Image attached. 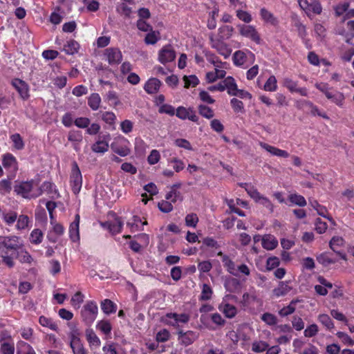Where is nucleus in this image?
Segmentation results:
<instances>
[{
    "mask_svg": "<svg viewBox=\"0 0 354 354\" xmlns=\"http://www.w3.org/2000/svg\"><path fill=\"white\" fill-rule=\"evenodd\" d=\"M104 56L108 62L111 64H118L122 59L121 51L118 48H109L106 49Z\"/></svg>",
    "mask_w": 354,
    "mask_h": 354,
    "instance_id": "nucleus-20",
    "label": "nucleus"
},
{
    "mask_svg": "<svg viewBox=\"0 0 354 354\" xmlns=\"http://www.w3.org/2000/svg\"><path fill=\"white\" fill-rule=\"evenodd\" d=\"M101 104V97L98 93H94L89 95L88 104L93 111H97Z\"/></svg>",
    "mask_w": 354,
    "mask_h": 354,
    "instance_id": "nucleus-37",
    "label": "nucleus"
},
{
    "mask_svg": "<svg viewBox=\"0 0 354 354\" xmlns=\"http://www.w3.org/2000/svg\"><path fill=\"white\" fill-rule=\"evenodd\" d=\"M29 218L26 215H20L17 221L16 228L18 230H25L28 227Z\"/></svg>",
    "mask_w": 354,
    "mask_h": 354,
    "instance_id": "nucleus-58",
    "label": "nucleus"
},
{
    "mask_svg": "<svg viewBox=\"0 0 354 354\" xmlns=\"http://www.w3.org/2000/svg\"><path fill=\"white\" fill-rule=\"evenodd\" d=\"M291 290L292 288L287 281H281L278 287L273 290V295L276 297H282L287 295Z\"/></svg>",
    "mask_w": 354,
    "mask_h": 354,
    "instance_id": "nucleus-32",
    "label": "nucleus"
},
{
    "mask_svg": "<svg viewBox=\"0 0 354 354\" xmlns=\"http://www.w3.org/2000/svg\"><path fill=\"white\" fill-rule=\"evenodd\" d=\"M223 261L224 263V266L226 267L227 271L230 274H232V275H237V271H236L237 266H236L233 261H232L226 256H225L223 257Z\"/></svg>",
    "mask_w": 354,
    "mask_h": 354,
    "instance_id": "nucleus-61",
    "label": "nucleus"
},
{
    "mask_svg": "<svg viewBox=\"0 0 354 354\" xmlns=\"http://www.w3.org/2000/svg\"><path fill=\"white\" fill-rule=\"evenodd\" d=\"M146 149L147 145L145 142L140 138H136L134 142L135 152L138 155H142L145 152Z\"/></svg>",
    "mask_w": 354,
    "mask_h": 354,
    "instance_id": "nucleus-52",
    "label": "nucleus"
},
{
    "mask_svg": "<svg viewBox=\"0 0 354 354\" xmlns=\"http://www.w3.org/2000/svg\"><path fill=\"white\" fill-rule=\"evenodd\" d=\"M120 129L124 134H129L133 131V123L129 120H124L120 124Z\"/></svg>",
    "mask_w": 354,
    "mask_h": 354,
    "instance_id": "nucleus-59",
    "label": "nucleus"
},
{
    "mask_svg": "<svg viewBox=\"0 0 354 354\" xmlns=\"http://www.w3.org/2000/svg\"><path fill=\"white\" fill-rule=\"evenodd\" d=\"M232 295H226L223 297L222 302L218 305V310L223 313L227 318L232 319L234 317L237 313L236 308L228 303L229 300L233 299Z\"/></svg>",
    "mask_w": 354,
    "mask_h": 354,
    "instance_id": "nucleus-11",
    "label": "nucleus"
},
{
    "mask_svg": "<svg viewBox=\"0 0 354 354\" xmlns=\"http://www.w3.org/2000/svg\"><path fill=\"white\" fill-rule=\"evenodd\" d=\"M1 354H14L15 353V342L14 340H9L6 342H3L0 345Z\"/></svg>",
    "mask_w": 354,
    "mask_h": 354,
    "instance_id": "nucleus-41",
    "label": "nucleus"
},
{
    "mask_svg": "<svg viewBox=\"0 0 354 354\" xmlns=\"http://www.w3.org/2000/svg\"><path fill=\"white\" fill-rule=\"evenodd\" d=\"M101 308L104 313L109 315L115 313L116 305L110 299H104L101 302Z\"/></svg>",
    "mask_w": 354,
    "mask_h": 354,
    "instance_id": "nucleus-38",
    "label": "nucleus"
},
{
    "mask_svg": "<svg viewBox=\"0 0 354 354\" xmlns=\"http://www.w3.org/2000/svg\"><path fill=\"white\" fill-rule=\"evenodd\" d=\"M219 10L218 7H214L209 13V19L207 20V27L209 29H214L216 26V17L218 15Z\"/></svg>",
    "mask_w": 354,
    "mask_h": 354,
    "instance_id": "nucleus-43",
    "label": "nucleus"
},
{
    "mask_svg": "<svg viewBox=\"0 0 354 354\" xmlns=\"http://www.w3.org/2000/svg\"><path fill=\"white\" fill-rule=\"evenodd\" d=\"M176 115L180 120H189L197 122L198 117L192 107L178 106L176 110Z\"/></svg>",
    "mask_w": 354,
    "mask_h": 354,
    "instance_id": "nucleus-14",
    "label": "nucleus"
},
{
    "mask_svg": "<svg viewBox=\"0 0 354 354\" xmlns=\"http://www.w3.org/2000/svg\"><path fill=\"white\" fill-rule=\"evenodd\" d=\"M234 28L232 26L224 25L218 29V35L216 37L221 40H227L232 37Z\"/></svg>",
    "mask_w": 354,
    "mask_h": 354,
    "instance_id": "nucleus-29",
    "label": "nucleus"
},
{
    "mask_svg": "<svg viewBox=\"0 0 354 354\" xmlns=\"http://www.w3.org/2000/svg\"><path fill=\"white\" fill-rule=\"evenodd\" d=\"M17 354H36V353L30 344L20 341L17 344Z\"/></svg>",
    "mask_w": 354,
    "mask_h": 354,
    "instance_id": "nucleus-39",
    "label": "nucleus"
},
{
    "mask_svg": "<svg viewBox=\"0 0 354 354\" xmlns=\"http://www.w3.org/2000/svg\"><path fill=\"white\" fill-rule=\"evenodd\" d=\"M209 40L211 46L221 55L223 56L225 58H227L230 55L232 50L223 40L218 39L214 34L209 35Z\"/></svg>",
    "mask_w": 354,
    "mask_h": 354,
    "instance_id": "nucleus-8",
    "label": "nucleus"
},
{
    "mask_svg": "<svg viewBox=\"0 0 354 354\" xmlns=\"http://www.w3.org/2000/svg\"><path fill=\"white\" fill-rule=\"evenodd\" d=\"M176 52L171 45L164 46L158 53V60L162 64L174 61Z\"/></svg>",
    "mask_w": 354,
    "mask_h": 354,
    "instance_id": "nucleus-12",
    "label": "nucleus"
},
{
    "mask_svg": "<svg viewBox=\"0 0 354 354\" xmlns=\"http://www.w3.org/2000/svg\"><path fill=\"white\" fill-rule=\"evenodd\" d=\"M84 299V295L80 292H77L72 297L71 299V306L75 309H79L81 306V304L83 303Z\"/></svg>",
    "mask_w": 354,
    "mask_h": 354,
    "instance_id": "nucleus-50",
    "label": "nucleus"
},
{
    "mask_svg": "<svg viewBox=\"0 0 354 354\" xmlns=\"http://www.w3.org/2000/svg\"><path fill=\"white\" fill-rule=\"evenodd\" d=\"M259 145L262 149H265L272 156L285 158L289 157V153L287 151L280 149L266 142H261Z\"/></svg>",
    "mask_w": 354,
    "mask_h": 354,
    "instance_id": "nucleus-23",
    "label": "nucleus"
},
{
    "mask_svg": "<svg viewBox=\"0 0 354 354\" xmlns=\"http://www.w3.org/2000/svg\"><path fill=\"white\" fill-rule=\"evenodd\" d=\"M336 335L344 345L348 346L354 345V340L346 333L339 331L336 333Z\"/></svg>",
    "mask_w": 354,
    "mask_h": 354,
    "instance_id": "nucleus-62",
    "label": "nucleus"
},
{
    "mask_svg": "<svg viewBox=\"0 0 354 354\" xmlns=\"http://www.w3.org/2000/svg\"><path fill=\"white\" fill-rule=\"evenodd\" d=\"M2 165L6 169L12 174V177L15 176L18 170V162L16 158L12 154H4L2 157Z\"/></svg>",
    "mask_w": 354,
    "mask_h": 354,
    "instance_id": "nucleus-16",
    "label": "nucleus"
},
{
    "mask_svg": "<svg viewBox=\"0 0 354 354\" xmlns=\"http://www.w3.org/2000/svg\"><path fill=\"white\" fill-rule=\"evenodd\" d=\"M315 86L323 93L326 98L330 100L333 103L339 107H343L345 102V96L343 93L335 91H331L328 84L324 82H317Z\"/></svg>",
    "mask_w": 354,
    "mask_h": 354,
    "instance_id": "nucleus-3",
    "label": "nucleus"
},
{
    "mask_svg": "<svg viewBox=\"0 0 354 354\" xmlns=\"http://www.w3.org/2000/svg\"><path fill=\"white\" fill-rule=\"evenodd\" d=\"M39 189L41 190V194H46L50 198L55 199L59 197V192L53 183L46 181L39 185Z\"/></svg>",
    "mask_w": 354,
    "mask_h": 354,
    "instance_id": "nucleus-19",
    "label": "nucleus"
},
{
    "mask_svg": "<svg viewBox=\"0 0 354 354\" xmlns=\"http://www.w3.org/2000/svg\"><path fill=\"white\" fill-rule=\"evenodd\" d=\"M160 38L158 31L151 30L147 34L145 41L147 44H155Z\"/></svg>",
    "mask_w": 354,
    "mask_h": 354,
    "instance_id": "nucleus-53",
    "label": "nucleus"
},
{
    "mask_svg": "<svg viewBox=\"0 0 354 354\" xmlns=\"http://www.w3.org/2000/svg\"><path fill=\"white\" fill-rule=\"evenodd\" d=\"M289 200L292 203L300 207H304L306 205V201L304 197L297 194H290L289 196Z\"/></svg>",
    "mask_w": 354,
    "mask_h": 354,
    "instance_id": "nucleus-60",
    "label": "nucleus"
},
{
    "mask_svg": "<svg viewBox=\"0 0 354 354\" xmlns=\"http://www.w3.org/2000/svg\"><path fill=\"white\" fill-rule=\"evenodd\" d=\"M43 240V233L39 229L33 230L30 235V241L32 243L37 245L41 243Z\"/></svg>",
    "mask_w": 354,
    "mask_h": 354,
    "instance_id": "nucleus-54",
    "label": "nucleus"
},
{
    "mask_svg": "<svg viewBox=\"0 0 354 354\" xmlns=\"http://www.w3.org/2000/svg\"><path fill=\"white\" fill-rule=\"evenodd\" d=\"M250 57L252 59H254V55L250 52L245 53L243 51L238 50L234 53L233 61L236 66H243L246 63L248 57Z\"/></svg>",
    "mask_w": 354,
    "mask_h": 354,
    "instance_id": "nucleus-25",
    "label": "nucleus"
},
{
    "mask_svg": "<svg viewBox=\"0 0 354 354\" xmlns=\"http://www.w3.org/2000/svg\"><path fill=\"white\" fill-rule=\"evenodd\" d=\"M183 81L185 83V87L188 88L189 87H195L199 84L198 78L194 75H185L183 77Z\"/></svg>",
    "mask_w": 354,
    "mask_h": 354,
    "instance_id": "nucleus-51",
    "label": "nucleus"
},
{
    "mask_svg": "<svg viewBox=\"0 0 354 354\" xmlns=\"http://www.w3.org/2000/svg\"><path fill=\"white\" fill-rule=\"evenodd\" d=\"M345 241L342 236H333L330 243V248L335 252H339V250L344 246Z\"/></svg>",
    "mask_w": 354,
    "mask_h": 354,
    "instance_id": "nucleus-36",
    "label": "nucleus"
},
{
    "mask_svg": "<svg viewBox=\"0 0 354 354\" xmlns=\"http://www.w3.org/2000/svg\"><path fill=\"white\" fill-rule=\"evenodd\" d=\"M98 307L93 301L86 303L81 310V317L86 324H91L97 318Z\"/></svg>",
    "mask_w": 354,
    "mask_h": 354,
    "instance_id": "nucleus-6",
    "label": "nucleus"
},
{
    "mask_svg": "<svg viewBox=\"0 0 354 354\" xmlns=\"http://www.w3.org/2000/svg\"><path fill=\"white\" fill-rule=\"evenodd\" d=\"M269 345L266 342L262 340H255L252 344V350L255 353H261L265 351Z\"/></svg>",
    "mask_w": 354,
    "mask_h": 354,
    "instance_id": "nucleus-48",
    "label": "nucleus"
},
{
    "mask_svg": "<svg viewBox=\"0 0 354 354\" xmlns=\"http://www.w3.org/2000/svg\"><path fill=\"white\" fill-rule=\"evenodd\" d=\"M123 221L120 218H115L113 222H106L103 224L104 227H107L113 234L119 233L122 227Z\"/></svg>",
    "mask_w": 354,
    "mask_h": 354,
    "instance_id": "nucleus-31",
    "label": "nucleus"
},
{
    "mask_svg": "<svg viewBox=\"0 0 354 354\" xmlns=\"http://www.w3.org/2000/svg\"><path fill=\"white\" fill-rule=\"evenodd\" d=\"M102 120L109 126L110 129H115L116 115L112 111H105L102 114Z\"/></svg>",
    "mask_w": 354,
    "mask_h": 354,
    "instance_id": "nucleus-33",
    "label": "nucleus"
},
{
    "mask_svg": "<svg viewBox=\"0 0 354 354\" xmlns=\"http://www.w3.org/2000/svg\"><path fill=\"white\" fill-rule=\"evenodd\" d=\"M260 15L261 19L266 23L274 25L277 22L274 15L264 8L260 10Z\"/></svg>",
    "mask_w": 354,
    "mask_h": 354,
    "instance_id": "nucleus-42",
    "label": "nucleus"
},
{
    "mask_svg": "<svg viewBox=\"0 0 354 354\" xmlns=\"http://www.w3.org/2000/svg\"><path fill=\"white\" fill-rule=\"evenodd\" d=\"M189 319V315L185 313L177 314L169 313L162 317L161 321L167 325L179 326L181 324L187 323Z\"/></svg>",
    "mask_w": 354,
    "mask_h": 354,
    "instance_id": "nucleus-7",
    "label": "nucleus"
},
{
    "mask_svg": "<svg viewBox=\"0 0 354 354\" xmlns=\"http://www.w3.org/2000/svg\"><path fill=\"white\" fill-rule=\"evenodd\" d=\"M244 188L256 203L267 209L270 212L274 211V205L271 201L259 192L256 188L248 184H244Z\"/></svg>",
    "mask_w": 354,
    "mask_h": 354,
    "instance_id": "nucleus-5",
    "label": "nucleus"
},
{
    "mask_svg": "<svg viewBox=\"0 0 354 354\" xmlns=\"http://www.w3.org/2000/svg\"><path fill=\"white\" fill-rule=\"evenodd\" d=\"M96 328L104 334L109 336L111 332V324L108 320H101L97 323Z\"/></svg>",
    "mask_w": 354,
    "mask_h": 354,
    "instance_id": "nucleus-40",
    "label": "nucleus"
},
{
    "mask_svg": "<svg viewBox=\"0 0 354 354\" xmlns=\"http://www.w3.org/2000/svg\"><path fill=\"white\" fill-rule=\"evenodd\" d=\"M350 3L348 2H342L334 6L333 9L336 17H341L346 15L349 8Z\"/></svg>",
    "mask_w": 354,
    "mask_h": 354,
    "instance_id": "nucleus-45",
    "label": "nucleus"
},
{
    "mask_svg": "<svg viewBox=\"0 0 354 354\" xmlns=\"http://www.w3.org/2000/svg\"><path fill=\"white\" fill-rule=\"evenodd\" d=\"M224 286L227 291L232 292L239 288V283L236 279L230 278L225 280Z\"/></svg>",
    "mask_w": 354,
    "mask_h": 354,
    "instance_id": "nucleus-55",
    "label": "nucleus"
},
{
    "mask_svg": "<svg viewBox=\"0 0 354 354\" xmlns=\"http://www.w3.org/2000/svg\"><path fill=\"white\" fill-rule=\"evenodd\" d=\"M109 145L108 140L103 137V139L99 138V139L93 144L91 149L93 152L97 153H104L109 150Z\"/></svg>",
    "mask_w": 354,
    "mask_h": 354,
    "instance_id": "nucleus-26",
    "label": "nucleus"
},
{
    "mask_svg": "<svg viewBox=\"0 0 354 354\" xmlns=\"http://www.w3.org/2000/svg\"><path fill=\"white\" fill-rule=\"evenodd\" d=\"M199 113L204 118L207 119H211L214 117V113L213 110L205 106V105H200L198 106Z\"/></svg>",
    "mask_w": 354,
    "mask_h": 354,
    "instance_id": "nucleus-63",
    "label": "nucleus"
},
{
    "mask_svg": "<svg viewBox=\"0 0 354 354\" xmlns=\"http://www.w3.org/2000/svg\"><path fill=\"white\" fill-rule=\"evenodd\" d=\"M239 34L259 44L261 43V37L256 28L252 25L239 24L237 26Z\"/></svg>",
    "mask_w": 354,
    "mask_h": 354,
    "instance_id": "nucleus-9",
    "label": "nucleus"
},
{
    "mask_svg": "<svg viewBox=\"0 0 354 354\" xmlns=\"http://www.w3.org/2000/svg\"><path fill=\"white\" fill-rule=\"evenodd\" d=\"M212 288L207 284H203L200 299L204 301L209 300L212 298Z\"/></svg>",
    "mask_w": 354,
    "mask_h": 354,
    "instance_id": "nucleus-57",
    "label": "nucleus"
},
{
    "mask_svg": "<svg viewBox=\"0 0 354 354\" xmlns=\"http://www.w3.org/2000/svg\"><path fill=\"white\" fill-rule=\"evenodd\" d=\"M319 322L324 326L327 329H332L334 328V324L329 317V315L326 314H320L318 316Z\"/></svg>",
    "mask_w": 354,
    "mask_h": 354,
    "instance_id": "nucleus-56",
    "label": "nucleus"
},
{
    "mask_svg": "<svg viewBox=\"0 0 354 354\" xmlns=\"http://www.w3.org/2000/svg\"><path fill=\"white\" fill-rule=\"evenodd\" d=\"M197 338L198 335L193 331L179 332L178 333V340L185 346L192 344Z\"/></svg>",
    "mask_w": 354,
    "mask_h": 354,
    "instance_id": "nucleus-27",
    "label": "nucleus"
},
{
    "mask_svg": "<svg viewBox=\"0 0 354 354\" xmlns=\"http://www.w3.org/2000/svg\"><path fill=\"white\" fill-rule=\"evenodd\" d=\"M299 7L308 17L312 15H319L322 11L321 4L318 1H313L311 3L307 0H298Z\"/></svg>",
    "mask_w": 354,
    "mask_h": 354,
    "instance_id": "nucleus-13",
    "label": "nucleus"
},
{
    "mask_svg": "<svg viewBox=\"0 0 354 354\" xmlns=\"http://www.w3.org/2000/svg\"><path fill=\"white\" fill-rule=\"evenodd\" d=\"M23 246L21 239L17 236H0V259L9 268L15 266V252Z\"/></svg>",
    "mask_w": 354,
    "mask_h": 354,
    "instance_id": "nucleus-1",
    "label": "nucleus"
},
{
    "mask_svg": "<svg viewBox=\"0 0 354 354\" xmlns=\"http://www.w3.org/2000/svg\"><path fill=\"white\" fill-rule=\"evenodd\" d=\"M111 150L121 157L130 155L131 152V145L129 140L122 135L114 138L111 144Z\"/></svg>",
    "mask_w": 354,
    "mask_h": 354,
    "instance_id": "nucleus-4",
    "label": "nucleus"
},
{
    "mask_svg": "<svg viewBox=\"0 0 354 354\" xmlns=\"http://www.w3.org/2000/svg\"><path fill=\"white\" fill-rule=\"evenodd\" d=\"M39 184L34 180L20 182L14 187V191L17 195L25 198H35L41 196Z\"/></svg>",
    "mask_w": 354,
    "mask_h": 354,
    "instance_id": "nucleus-2",
    "label": "nucleus"
},
{
    "mask_svg": "<svg viewBox=\"0 0 354 354\" xmlns=\"http://www.w3.org/2000/svg\"><path fill=\"white\" fill-rule=\"evenodd\" d=\"M221 82L224 87V91L227 90V93L230 95L234 94V93L236 91L238 86L235 80L232 76L225 77Z\"/></svg>",
    "mask_w": 354,
    "mask_h": 354,
    "instance_id": "nucleus-30",
    "label": "nucleus"
},
{
    "mask_svg": "<svg viewBox=\"0 0 354 354\" xmlns=\"http://www.w3.org/2000/svg\"><path fill=\"white\" fill-rule=\"evenodd\" d=\"M147 224V222H142L138 216H134L132 222H129L127 225L131 228L132 232L142 230V227Z\"/></svg>",
    "mask_w": 354,
    "mask_h": 354,
    "instance_id": "nucleus-47",
    "label": "nucleus"
},
{
    "mask_svg": "<svg viewBox=\"0 0 354 354\" xmlns=\"http://www.w3.org/2000/svg\"><path fill=\"white\" fill-rule=\"evenodd\" d=\"M80 217L79 214H76L75 220L71 223L69 226V237L71 240L74 243H78L80 241Z\"/></svg>",
    "mask_w": 354,
    "mask_h": 354,
    "instance_id": "nucleus-22",
    "label": "nucleus"
},
{
    "mask_svg": "<svg viewBox=\"0 0 354 354\" xmlns=\"http://www.w3.org/2000/svg\"><path fill=\"white\" fill-rule=\"evenodd\" d=\"M39 323L43 327L48 328L52 330L57 331L58 326L57 323L50 317L46 316H40L39 318Z\"/></svg>",
    "mask_w": 354,
    "mask_h": 354,
    "instance_id": "nucleus-34",
    "label": "nucleus"
},
{
    "mask_svg": "<svg viewBox=\"0 0 354 354\" xmlns=\"http://www.w3.org/2000/svg\"><path fill=\"white\" fill-rule=\"evenodd\" d=\"M236 16L239 20L246 24H249L252 21L251 14L249 12L243 10L241 8L236 10Z\"/></svg>",
    "mask_w": 354,
    "mask_h": 354,
    "instance_id": "nucleus-44",
    "label": "nucleus"
},
{
    "mask_svg": "<svg viewBox=\"0 0 354 354\" xmlns=\"http://www.w3.org/2000/svg\"><path fill=\"white\" fill-rule=\"evenodd\" d=\"M207 60L214 65V71L216 73L217 76L221 79L223 78L226 75V70L228 69L229 64L227 62H221L218 61L212 55L207 57Z\"/></svg>",
    "mask_w": 354,
    "mask_h": 354,
    "instance_id": "nucleus-18",
    "label": "nucleus"
},
{
    "mask_svg": "<svg viewBox=\"0 0 354 354\" xmlns=\"http://www.w3.org/2000/svg\"><path fill=\"white\" fill-rule=\"evenodd\" d=\"M70 346L73 354H87L78 335L76 332L71 333L70 335Z\"/></svg>",
    "mask_w": 354,
    "mask_h": 354,
    "instance_id": "nucleus-17",
    "label": "nucleus"
},
{
    "mask_svg": "<svg viewBox=\"0 0 354 354\" xmlns=\"http://www.w3.org/2000/svg\"><path fill=\"white\" fill-rule=\"evenodd\" d=\"M70 184L73 193L75 194H78L82 185V176L76 163H74L72 167L70 176Z\"/></svg>",
    "mask_w": 354,
    "mask_h": 354,
    "instance_id": "nucleus-10",
    "label": "nucleus"
},
{
    "mask_svg": "<svg viewBox=\"0 0 354 354\" xmlns=\"http://www.w3.org/2000/svg\"><path fill=\"white\" fill-rule=\"evenodd\" d=\"M277 79L274 75H271L266 82L263 89L266 91L273 92L277 88Z\"/></svg>",
    "mask_w": 354,
    "mask_h": 354,
    "instance_id": "nucleus-49",
    "label": "nucleus"
},
{
    "mask_svg": "<svg viewBox=\"0 0 354 354\" xmlns=\"http://www.w3.org/2000/svg\"><path fill=\"white\" fill-rule=\"evenodd\" d=\"M278 240L270 234H266L262 236L261 245L266 250H273L278 245Z\"/></svg>",
    "mask_w": 354,
    "mask_h": 354,
    "instance_id": "nucleus-24",
    "label": "nucleus"
},
{
    "mask_svg": "<svg viewBox=\"0 0 354 354\" xmlns=\"http://www.w3.org/2000/svg\"><path fill=\"white\" fill-rule=\"evenodd\" d=\"M12 142L13 147L17 150H21L24 147L23 138L19 133L12 134L10 137Z\"/></svg>",
    "mask_w": 354,
    "mask_h": 354,
    "instance_id": "nucleus-46",
    "label": "nucleus"
},
{
    "mask_svg": "<svg viewBox=\"0 0 354 354\" xmlns=\"http://www.w3.org/2000/svg\"><path fill=\"white\" fill-rule=\"evenodd\" d=\"M198 222V218L196 214H189L185 217V224L188 227H195Z\"/></svg>",
    "mask_w": 354,
    "mask_h": 354,
    "instance_id": "nucleus-64",
    "label": "nucleus"
},
{
    "mask_svg": "<svg viewBox=\"0 0 354 354\" xmlns=\"http://www.w3.org/2000/svg\"><path fill=\"white\" fill-rule=\"evenodd\" d=\"M12 85L18 91L23 100H26L29 97V87L26 82L17 78L12 81Z\"/></svg>",
    "mask_w": 354,
    "mask_h": 354,
    "instance_id": "nucleus-21",
    "label": "nucleus"
},
{
    "mask_svg": "<svg viewBox=\"0 0 354 354\" xmlns=\"http://www.w3.org/2000/svg\"><path fill=\"white\" fill-rule=\"evenodd\" d=\"M161 82L157 78L151 77L145 84L144 89L149 94L156 93L158 91Z\"/></svg>",
    "mask_w": 354,
    "mask_h": 354,
    "instance_id": "nucleus-28",
    "label": "nucleus"
},
{
    "mask_svg": "<svg viewBox=\"0 0 354 354\" xmlns=\"http://www.w3.org/2000/svg\"><path fill=\"white\" fill-rule=\"evenodd\" d=\"M50 225L52 228L48 231L47 238L49 241L55 243L64 234V228L60 223H57L55 219L50 220Z\"/></svg>",
    "mask_w": 354,
    "mask_h": 354,
    "instance_id": "nucleus-15",
    "label": "nucleus"
},
{
    "mask_svg": "<svg viewBox=\"0 0 354 354\" xmlns=\"http://www.w3.org/2000/svg\"><path fill=\"white\" fill-rule=\"evenodd\" d=\"M79 48V44L76 41L71 39L67 41L64 45L63 51H64L67 55H74L78 52Z\"/></svg>",
    "mask_w": 354,
    "mask_h": 354,
    "instance_id": "nucleus-35",
    "label": "nucleus"
}]
</instances>
